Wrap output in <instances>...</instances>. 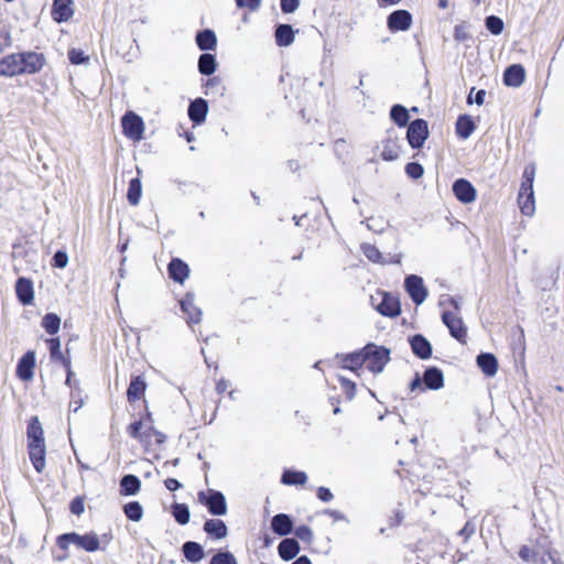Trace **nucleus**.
I'll use <instances>...</instances> for the list:
<instances>
[{"mask_svg": "<svg viewBox=\"0 0 564 564\" xmlns=\"http://www.w3.org/2000/svg\"><path fill=\"white\" fill-rule=\"evenodd\" d=\"M70 544L86 552H96L100 547L99 538L95 532H88L82 535L73 531L63 533L56 538V545L63 551H67Z\"/></svg>", "mask_w": 564, "mask_h": 564, "instance_id": "f257e3e1", "label": "nucleus"}, {"mask_svg": "<svg viewBox=\"0 0 564 564\" xmlns=\"http://www.w3.org/2000/svg\"><path fill=\"white\" fill-rule=\"evenodd\" d=\"M390 349L386 346H378L369 343L364 347V355L366 362H368V370L375 375L381 373L386 365L390 361Z\"/></svg>", "mask_w": 564, "mask_h": 564, "instance_id": "f03ea898", "label": "nucleus"}, {"mask_svg": "<svg viewBox=\"0 0 564 564\" xmlns=\"http://www.w3.org/2000/svg\"><path fill=\"white\" fill-rule=\"evenodd\" d=\"M198 501L205 506L212 516H225L228 511L225 495L216 489L202 490L197 494Z\"/></svg>", "mask_w": 564, "mask_h": 564, "instance_id": "7ed1b4c3", "label": "nucleus"}, {"mask_svg": "<svg viewBox=\"0 0 564 564\" xmlns=\"http://www.w3.org/2000/svg\"><path fill=\"white\" fill-rule=\"evenodd\" d=\"M18 55L19 75H33L42 70L46 59L42 53L33 51L20 52Z\"/></svg>", "mask_w": 564, "mask_h": 564, "instance_id": "20e7f679", "label": "nucleus"}, {"mask_svg": "<svg viewBox=\"0 0 564 564\" xmlns=\"http://www.w3.org/2000/svg\"><path fill=\"white\" fill-rule=\"evenodd\" d=\"M406 127V140L410 147L414 150L423 148L430 134L427 121L417 118L411 121Z\"/></svg>", "mask_w": 564, "mask_h": 564, "instance_id": "39448f33", "label": "nucleus"}, {"mask_svg": "<svg viewBox=\"0 0 564 564\" xmlns=\"http://www.w3.org/2000/svg\"><path fill=\"white\" fill-rule=\"evenodd\" d=\"M123 134L133 141H140L143 138V119L133 111H128L121 118Z\"/></svg>", "mask_w": 564, "mask_h": 564, "instance_id": "423d86ee", "label": "nucleus"}, {"mask_svg": "<svg viewBox=\"0 0 564 564\" xmlns=\"http://www.w3.org/2000/svg\"><path fill=\"white\" fill-rule=\"evenodd\" d=\"M404 289L415 305L423 304L429 294L423 279L416 274H410L405 276Z\"/></svg>", "mask_w": 564, "mask_h": 564, "instance_id": "0eeeda50", "label": "nucleus"}, {"mask_svg": "<svg viewBox=\"0 0 564 564\" xmlns=\"http://www.w3.org/2000/svg\"><path fill=\"white\" fill-rule=\"evenodd\" d=\"M442 322L448 328L453 338L462 344L466 343L467 327L460 317H457L451 311H444L442 313Z\"/></svg>", "mask_w": 564, "mask_h": 564, "instance_id": "6e6552de", "label": "nucleus"}, {"mask_svg": "<svg viewBox=\"0 0 564 564\" xmlns=\"http://www.w3.org/2000/svg\"><path fill=\"white\" fill-rule=\"evenodd\" d=\"M412 14L404 9L392 11L387 18V25L391 32L408 31L412 25Z\"/></svg>", "mask_w": 564, "mask_h": 564, "instance_id": "1a4fd4ad", "label": "nucleus"}, {"mask_svg": "<svg viewBox=\"0 0 564 564\" xmlns=\"http://www.w3.org/2000/svg\"><path fill=\"white\" fill-rule=\"evenodd\" d=\"M452 191L456 199L463 204H470L477 197L475 186L466 178H457L452 185Z\"/></svg>", "mask_w": 564, "mask_h": 564, "instance_id": "9d476101", "label": "nucleus"}, {"mask_svg": "<svg viewBox=\"0 0 564 564\" xmlns=\"http://www.w3.org/2000/svg\"><path fill=\"white\" fill-rule=\"evenodd\" d=\"M411 350L415 357L422 360L431 358L433 347L430 340L422 334H414L409 337Z\"/></svg>", "mask_w": 564, "mask_h": 564, "instance_id": "9b49d317", "label": "nucleus"}, {"mask_svg": "<svg viewBox=\"0 0 564 564\" xmlns=\"http://www.w3.org/2000/svg\"><path fill=\"white\" fill-rule=\"evenodd\" d=\"M208 102L202 97L192 100L187 108V115L194 126H200L205 122L208 113Z\"/></svg>", "mask_w": 564, "mask_h": 564, "instance_id": "f8f14e48", "label": "nucleus"}, {"mask_svg": "<svg viewBox=\"0 0 564 564\" xmlns=\"http://www.w3.org/2000/svg\"><path fill=\"white\" fill-rule=\"evenodd\" d=\"M35 352L26 351L18 361L17 376L22 381H30L34 377Z\"/></svg>", "mask_w": 564, "mask_h": 564, "instance_id": "ddd939ff", "label": "nucleus"}, {"mask_svg": "<svg viewBox=\"0 0 564 564\" xmlns=\"http://www.w3.org/2000/svg\"><path fill=\"white\" fill-rule=\"evenodd\" d=\"M195 295L187 292L180 301V306L183 313L187 315V324H198L202 321V310L194 304Z\"/></svg>", "mask_w": 564, "mask_h": 564, "instance_id": "4468645a", "label": "nucleus"}, {"mask_svg": "<svg viewBox=\"0 0 564 564\" xmlns=\"http://www.w3.org/2000/svg\"><path fill=\"white\" fill-rule=\"evenodd\" d=\"M270 528L279 536H288L294 530V522L286 513H278L272 517Z\"/></svg>", "mask_w": 564, "mask_h": 564, "instance_id": "2eb2a0df", "label": "nucleus"}, {"mask_svg": "<svg viewBox=\"0 0 564 564\" xmlns=\"http://www.w3.org/2000/svg\"><path fill=\"white\" fill-rule=\"evenodd\" d=\"M525 79V69L521 64L508 66L502 75V82L508 87H520Z\"/></svg>", "mask_w": 564, "mask_h": 564, "instance_id": "dca6fc26", "label": "nucleus"}, {"mask_svg": "<svg viewBox=\"0 0 564 564\" xmlns=\"http://www.w3.org/2000/svg\"><path fill=\"white\" fill-rule=\"evenodd\" d=\"M377 311L387 317H397L401 314L400 300L389 293H384L381 302L377 306Z\"/></svg>", "mask_w": 564, "mask_h": 564, "instance_id": "f3484780", "label": "nucleus"}, {"mask_svg": "<svg viewBox=\"0 0 564 564\" xmlns=\"http://www.w3.org/2000/svg\"><path fill=\"white\" fill-rule=\"evenodd\" d=\"M15 293L22 305H31L34 300L32 281L28 278L20 276L15 282Z\"/></svg>", "mask_w": 564, "mask_h": 564, "instance_id": "a211bd4d", "label": "nucleus"}, {"mask_svg": "<svg viewBox=\"0 0 564 564\" xmlns=\"http://www.w3.org/2000/svg\"><path fill=\"white\" fill-rule=\"evenodd\" d=\"M73 0H54L52 4V18L55 22L68 21L73 14Z\"/></svg>", "mask_w": 564, "mask_h": 564, "instance_id": "6ab92c4d", "label": "nucleus"}, {"mask_svg": "<svg viewBox=\"0 0 564 564\" xmlns=\"http://www.w3.org/2000/svg\"><path fill=\"white\" fill-rule=\"evenodd\" d=\"M167 273L174 282L183 284L189 275V267L182 259L173 258L167 265Z\"/></svg>", "mask_w": 564, "mask_h": 564, "instance_id": "aec40b11", "label": "nucleus"}, {"mask_svg": "<svg viewBox=\"0 0 564 564\" xmlns=\"http://www.w3.org/2000/svg\"><path fill=\"white\" fill-rule=\"evenodd\" d=\"M337 359H340L341 367L354 372L360 370L366 362V358L364 355V348L346 354V355H336Z\"/></svg>", "mask_w": 564, "mask_h": 564, "instance_id": "412c9836", "label": "nucleus"}, {"mask_svg": "<svg viewBox=\"0 0 564 564\" xmlns=\"http://www.w3.org/2000/svg\"><path fill=\"white\" fill-rule=\"evenodd\" d=\"M422 378L425 389L440 390L444 387V373L438 367H427Z\"/></svg>", "mask_w": 564, "mask_h": 564, "instance_id": "4be33fe9", "label": "nucleus"}, {"mask_svg": "<svg viewBox=\"0 0 564 564\" xmlns=\"http://www.w3.org/2000/svg\"><path fill=\"white\" fill-rule=\"evenodd\" d=\"M295 39V31L291 24L279 23L274 28L275 44L280 47L290 46Z\"/></svg>", "mask_w": 564, "mask_h": 564, "instance_id": "5701e85b", "label": "nucleus"}, {"mask_svg": "<svg viewBox=\"0 0 564 564\" xmlns=\"http://www.w3.org/2000/svg\"><path fill=\"white\" fill-rule=\"evenodd\" d=\"M300 550V543L294 538H285L278 545L279 556L285 562L295 558Z\"/></svg>", "mask_w": 564, "mask_h": 564, "instance_id": "b1692460", "label": "nucleus"}, {"mask_svg": "<svg viewBox=\"0 0 564 564\" xmlns=\"http://www.w3.org/2000/svg\"><path fill=\"white\" fill-rule=\"evenodd\" d=\"M476 364L487 377H494L498 371V359L492 352H480L476 357Z\"/></svg>", "mask_w": 564, "mask_h": 564, "instance_id": "393cba45", "label": "nucleus"}, {"mask_svg": "<svg viewBox=\"0 0 564 564\" xmlns=\"http://www.w3.org/2000/svg\"><path fill=\"white\" fill-rule=\"evenodd\" d=\"M203 530L209 538L215 540H221L228 535V528L220 519H207L204 522Z\"/></svg>", "mask_w": 564, "mask_h": 564, "instance_id": "a878e982", "label": "nucleus"}, {"mask_svg": "<svg viewBox=\"0 0 564 564\" xmlns=\"http://www.w3.org/2000/svg\"><path fill=\"white\" fill-rule=\"evenodd\" d=\"M186 561L191 563H199L205 557L203 545L195 541H186L181 549Z\"/></svg>", "mask_w": 564, "mask_h": 564, "instance_id": "bb28decb", "label": "nucleus"}, {"mask_svg": "<svg viewBox=\"0 0 564 564\" xmlns=\"http://www.w3.org/2000/svg\"><path fill=\"white\" fill-rule=\"evenodd\" d=\"M196 45L204 53L213 51L217 45L216 33L210 29H204L196 33Z\"/></svg>", "mask_w": 564, "mask_h": 564, "instance_id": "cd10ccee", "label": "nucleus"}, {"mask_svg": "<svg viewBox=\"0 0 564 564\" xmlns=\"http://www.w3.org/2000/svg\"><path fill=\"white\" fill-rule=\"evenodd\" d=\"M475 129L476 124L471 116L466 113L458 116L455 123V131L459 139H468L473 134Z\"/></svg>", "mask_w": 564, "mask_h": 564, "instance_id": "c85d7f7f", "label": "nucleus"}, {"mask_svg": "<svg viewBox=\"0 0 564 564\" xmlns=\"http://www.w3.org/2000/svg\"><path fill=\"white\" fill-rule=\"evenodd\" d=\"M147 390V382L141 376H134L131 378L129 387L127 389V399L129 403H134L140 400Z\"/></svg>", "mask_w": 564, "mask_h": 564, "instance_id": "c756f323", "label": "nucleus"}, {"mask_svg": "<svg viewBox=\"0 0 564 564\" xmlns=\"http://www.w3.org/2000/svg\"><path fill=\"white\" fill-rule=\"evenodd\" d=\"M400 151L401 145L399 143L398 137L392 138L391 135H389L387 139L382 141V160L388 162L395 161L400 156Z\"/></svg>", "mask_w": 564, "mask_h": 564, "instance_id": "7c9ffc66", "label": "nucleus"}, {"mask_svg": "<svg viewBox=\"0 0 564 564\" xmlns=\"http://www.w3.org/2000/svg\"><path fill=\"white\" fill-rule=\"evenodd\" d=\"M0 76L15 77L19 76V64L17 53H11L0 58Z\"/></svg>", "mask_w": 564, "mask_h": 564, "instance_id": "2f4dec72", "label": "nucleus"}, {"mask_svg": "<svg viewBox=\"0 0 564 564\" xmlns=\"http://www.w3.org/2000/svg\"><path fill=\"white\" fill-rule=\"evenodd\" d=\"M119 491L122 496H134L141 489V480L132 474L124 475L119 482Z\"/></svg>", "mask_w": 564, "mask_h": 564, "instance_id": "473e14b6", "label": "nucleus"}, {"mask_svg": "<svg viewBox=\"0 0 564 564\" xmlns=\"http://www.w3.org/2000/svg\"><path fill=\"white\" fill-rule=\"evenodd\" d=\"M198 72L204 76H210L213 75L217 69V61L216 56L214 54H210L208 52L203 53L198 57L197 63Z\"/></svg>", "mask_w": 564, "mask_h": 564, "instance_id": "72a5a7b5", "label": "nucleus"}, {"mask_svg": "<svg viewBox=\"0 0 564 564\" xmlns=\"http://www.w3.org/2000/svg\"><path fill=\"white\" fill-rule=\"evenodd\" d=\"M518 203L521 209V213L525 216H531L534 213L535 209V203H534V192L531 189H528V192L524 189L519 191L518 195Z\"/></svg>", "mask_w": 564, "mask_h": 564, "instance_id": "f704fd0d", "label": "nucleus"}, {"mask_svg": "<svg viewBox=\"0 0 564 564\" xmlns=\"http://www.w3.org/2000/svg\"><path fill=\"white\" fill-rule=\"evenodd\" d=\"M390 119L399 128H404L410 123V115L406 107L400 104H395L390 108Z\"/></svg>", "mask_w": 564, "mask_h": 564, "instance_id": "c9c22d12", "label": "nucleus"}, {"mask_svg": "<svg viewBox=\"0 0 564 564\" xmlns=\"http://www.w3.org/2000/svg\"><path fill=\"white\" fill-rule=\"evenodd\" d=\"M30 460L34 467V469L41 474L45 469V456H46V446L37 447L32 446L28 447Z\"/></svg>", "mask_w": 564, "mask_h": 564, "instance_id": "e433bc0d", "label": "nucleus"}, {"mask_svg": "<svg viewBox=\"0 0 564 564\" xmlns=\"http://www.w3.org/2000/svg\"><path fill=\"white\" fill-rule=\"evenodd\" d=\"M281 481L288 486L304 485L307 481V475L304 471L295 469H285Z\"/></svg>", "mask_w": 564, "mask_h": 564, "instance_id": "4c0bfd02", "label": "nucleus"}, {"mask_svg": "<svg viewBox=\"0 0 564 564\" xmlns=\"http://www.w3.org/2000/svg\"><path fill=\"white\" fill-rule=\"evenodd\" d=\"M61 317L56 313H46L41 321V326L52 336L56 335L61 328Z\"/></svg>", "mask_w": 564, "mask_h": 564, "instance_id": "58836bf2", "label": "nucleus"}, {"mask_svg": "<svg viewBox=\"0 0 564 564\" xmlns=\"http://www.w3.org/2000/svg\"><path fill=\"white\" fill-rule=\"evenodd\" d=\"M171 513L174 520L181 525H185L189 522L191 511L186 503L174 502L171 506Z\"/></svg>", "mask_w": 564, "mask_h": 564, "instance_id": "ea45409f", "label": "nucleus"}, {"mask_svg": "<svg viewBox=\"0 0 564 564\" xmlns=\"http://www.w3.org/2000/svg\"><path fill=\"white\" fill-rule=\"evenodd\" d=\"M142 195V184L139 177H133L129 182L127 199L130 205L137 206Z\"/></svg>", "mask_w": 564, "mask_h": 564, "instance_id": "a19ab883", "label": "nucleus"}, {"mask_svg": "<svg viewBox=\"0 0 564 564\" xmlns=\"http://www.w3.org/2000/svg\"><path fill=\"white\" fill-rule=\"evenodd\" d=\"M50 349V357L52 361L59 362L61 365L65 361L70 360L68 357H65L61 350V339L59 337H52L46 340Z\"/></svg>", "mask_w": 564, "mask_h": 564, "instance_id": "79ce46f5", "label": "nucleus"}, {"mask_svg": "<svg viewBox=\"0 0 564 564\" xmlns=\"http://www.w3.org/2000/svg\"><path fill=\"white\" fill-rule=\"evenodd\" d=\"M128 520L139 522L143 517V507L139 501H129L122 507Z\"/></svg>", "mask_w": 564, "mask_h": 564, "instance_id": "37998d69", "label": "nucleus"}, {"mask_svg": "<svg viewBox=\"0 0 564 564\" xmlns=\"http://www.w3.org/2000/svg\"><path fill=\"white\" fill-rule=\"evenodd\" d=\"M209 564H238L235 555L228 550H218L210 558Z\"/></svg>", "mask_w": 564, "mask_h": 564, "instance_id": "c03bdc74", "label": "nucleus"}, {"mask_svg": "<svg viewBox=\"0 0 564 564\" xmlns=\"http://www.w3.org/2000/svg\"><path fill=\"white\" fill-rule=\"evenodd\" d=\"M485 26L492 35H499L505 29V23L501 18L492 14L485 19Z\"/></svg>", "mask_w": 564, "mask_h": 564, "instance_id": "a18cd8bd", "label": "nucleus"}, {"mask_svg": "<svg viewBox=\"0 0 564 564\" xmlns=\"http://www.w3.org/2000/svg\"><path fill=\"white\" fill-rule=\"evenodd\" d=\"M28 438L44 436L42 424L37 416H32L28 422L26 429Z\"/></svg>", "mask_w": 564, "mask_h": 564, "instance_id": "49530a36", "label": "nucleus"}, {"mask_svg": "<svg viewBox=\"0 0 564 564\" xmlns=\"http://www.w3.org/2000/svg\"><path fill=\"white\" fill-rule=\"evenodd\" d=\"M535 176V166L533 164L527 165L523 175H522V182L520 189H524V192L528 189H533V181Z\"/></svg>", "mask_w": 564, "mask_h": 564, "instance_id": "de8ad7c7", "label": "nucleus"}, {"mask_svg": "<svg viewBox=\"0 0 564 564\" xmlns=\"http://www.w3.org/2000/svg\"><path fill=\"white\" fill-rule=\"evenodd\" d=\"M68 59L73 65H82L89 61V57L79 48L68 51Z\"/></svg>", "mask_w": 564, "mask_h": 564, "instance_id": "09e8293b", "label": "nucleus"}, {"mask_svg": "<svg viewBox=\"0 0 564 564\" xmlns=\"http://www.w3.org/2000/svg\"><path fill=\"white\" fill-rule=\"evenodd\" d=\"M296 538L301 541L311 544L313 542L314 535L313 531L310 527L302 524L299 525L296 529L293 530Z\"/></svg>", "mask_w": 564, "mask_h": 564, "instance_id": "8fccbe9b", "label": "nucleus"}, {"mask_svg": "<svg viewBox=\"0 0 564 564\" xmlns=\"http://www.w3.org/2000/svg\"><path fill=\"white\" fill-rule=\"evenodd\" d=\"M405 173L412 180H419L424 174L422 164L417 162H410L405 165Z\"/></svg>", "mask_w": 564, "mask_h": 564, "instance_id": "3c124183", "label": "nucleus"}, {"mask_svg": "<svg viewBox=\"0 0 564 564\" xmlns=\"http://www.w3.org/2000/svg\"><path fill=\"white\" fill-rule=\"evenodd\" d=\"M519 556L527 563H536L539 553L528 545H522L519 550Z\"/></svg>", "mask_w": 564, "mask_h": 564, "instance_id": "603ef678", "label": "nucleus"}, {"mask_svg": "<svg viewBox=\"0 0 564 564\" xmlns=\"http://www.w3.org/2000/svg\"><path fill=\"white\" fill-rule=\"evenodd\" d=\"M52 267L64 269L68 264V254L64 250H57L52 258Z\"/></svg>", "mask_w": 564, "mask_h": 564, "instance_id": "864d4df0", "label": "nucleus"}, {"mask_svg": "<svg viewBox=\"0 0 564 564\" xmlns=\"http://www.w3.org/2000/svg\"><path fill=\"white\" fill-rule=\"evenodd\" d=\"M362 250L365 256L372 262L379 263L381 262L382 254L376 246L365 245L362 246Z\"/></svg>", "mask_w": 564, "mask_h": 564, "instance_id": "5fc2aeb1", "label": "nucleus"}, {"mask_svg": "<svg viewBox=\"0 0 564 564\" xmlns=\"http://www.w3.org/2000/svg\"><path fill=\"white\" fill-rule=\"evenodd\" d=\"M475 90H476V88H475V87H473V88L470 89V93H469V95L467 96V99H466L467 104H468V105H471V104H474V102H475V104H476V105H478V106L484 105V102H485V97H486V90H485V89H479V90H477V91L475 93V97L473 98V94H474V91H475Z\"/></svg>", "mask_w": 564, "mask_h": 564, "instance_id": "6e6d98bb", "label": "nucleus"}, {"mask_svg": "<svg viewBox=\"0 0 564 564\" xmlns=\"http://www.w3.org/2000/svg\"><path fill=\"white\" fill-rule=\"evenodd\" d=\"M339 381H340L341 388L344 389V391L347 395V399L352 400L356 394V383L347 378H344V377H340Z\"/></svg>", "mask_w": 564, "mask_h": 564, "instance_id": "4d7b16f0", "label": "nucleus"}, {"mask_svg": "<svg viewBox=\"0 0 564 564\" xmlns=\"http://www.w3.org/2000/svg\"><path fill=\"white\" fill-rule=\"evenodd\" d=\"M69 510L75 516H80L85 511L84 497L77 496L72 499Z\"/></svg>", "mask_w": 564, "mask_h": 564, "instance_id": "13d9d810", "label": "nucleus"}, {"mask_svg": "<svg viewBox=\"0 0 564 564\" xmlns=\"http://www.w3.org/2000/svg\"><path fill=\"white\" fill-rule=\"evenodd\" d=\"M300 7V0H280V8L284 14L294 13Z\"/></svg>", "mask_w": 564, "mask_h": 564, "instance_id": "bf43d9fd", "label": "nucleus"}, {"mask_svg": "<svg viewBox=\"0 0 564 564\" xmlns=\"http://www.w3.org/2000/svg\"><path fill=\"white\" fill-rule=\"evenodd\" d=\"M143 427V420H138L129 424L128 426V434L132 438L141 440L142 433L141 430Z\"/></svg>", "mask_w": 564, "mask_h": 564, "instance_id": "052dcab7", "label": "nucleus"}, {"mask_svg": "<svg viewBox=\"0 0 564 564\" xmlns=\"http://www.w3.org/2000/svg\"><path fill=\"white\" fill-rule=\"evenodd\" d=\"M454 39L458 42H465L470 39V34L464 24L455 25Z\"/></svg>", "mask_w": 564, "mask_h": 564, "instance_id": "680f3d73", "label": "nucleus"}, {"mask_svg": "<svg viewBox=\"0 0 564 564\" xmlns=\"http://www.w3.org/2000/svg\"><path fill=\"white\" fill-rule=\"evenodd\" d=\"M11 45H12L11 33L4 29H0V54L3 53V51L7 47H10Z\"/></svg>", "mask_w": 564, "mask_h": 564, "instance_id": "e2e57ef3", "label": "nucleus"}, {"mask_svg": "<svg viewBox=\"0 0 564 564\" xmlns=\"http://www.w3.org/2000/svg\"><path fill=\"white\" fill-rule=\"evenodd\" d=\"M238 8H248L251 11H256L261 6V0H235Z\"/></svg>", "mask_w": 564, "mask_h": 564, "instance_id": "0e129e2a", "label": "nucleus"}, {"mask_svg": "<svg viewBox=\"0 0 564 564\" xmlns=\"http://www.w3.org/2000/svg\"><path fill=\"white\" fill-rule=\"evenodd\" d=\"M316 496L323 502H329L334 497L330 489L324 486L318 487Z\"/></svg>", "mask_w": 564, "mask_h": 564, "instance_id": "69168bd1", "label": "nucleus"}, {"mask_svg": "<svg viewBox=\"0 0 564 564\" xmlns=\"http://www.w3.org/2000/svg\"><path fill=\"white\" fill-rule=\"evenodd\" d=\"M144 436L149 437L150 435H154L156 437V443L162 444L165 442L166 436L162 432L158 431L155 427L150 426L144 433Z\"/></svg>", "mask_w": 564, "mask_h": 564, "instance_id": "338daca9", "label": "nucleus"}, {"mask_svg": "<svg viewBox=\"0 0 564 564\" xmlns=\"http://www.w3.org/2000/svg\"><path fill=\"white\" fill-rule=\"evenodd\" d=\"M476 531V527L470 521L466 522L464 528L459 531V535L469 539Z\"/></svg>", "mask_w": 564, "mask_h": 564, "instance_id": "774afa93", "label": "nucleus"}]
</instances>
